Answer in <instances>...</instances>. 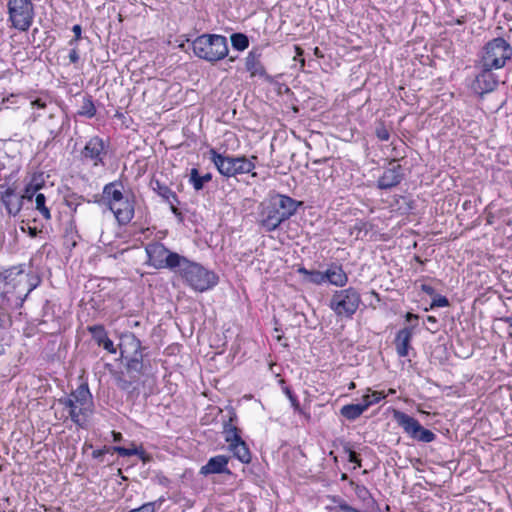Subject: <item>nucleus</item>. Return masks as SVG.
Masks as SVG:
<instances>
[{
  "mask_svg": "<svg viewBox=\"0 0 512 512\" xmlns=\"http://www.w3.org/2000/svg\"><path fill=\"white\" fill-rule=\"evenodd\" d=\"M58 403L67 410L71 421L80 428H85L89 417L94 412L93 396L88 384H80L68 396L58 399Z\"/></svg>",
  "mask_w": 512,
  "mask_h": 512,
  "instance_id": "obj_1",
  "label": "nucleus"
},
{
  "mask_svg": "<svg viewBox=\"0 0 512 512\" xmlns=\"http://www.w3.org/2000/svg\"><path fill=\"white\" fill-rule=\"evenodd\" d=\"M303 201H298L288 195L276 193L263 206L261 224H282L289 220L299 210H304Z\"/></svg>",
  "mask_w": 512,
  "mask_h": 512,
  "instance_id": "obj_2",
  "label": "nucleus"
},
{
  "mask_svg": "<svg viewBox=\"0 0 512 512\" xmlns=\"http://www.w3.org/2000/svg\"><path fill=\"white\" fill-rule=\"evenodd\" d=\"M192 50L196 57L210 63L218 62L228 56V40L219 34H202L192 42Z\"/></svg>",
  "mask_w": 512,
  "mask_h": 512,
  "instance_id": "obj_3",
  "label": "nucleus"
},
{
  "mask_svg": "<svg viewBox=\"0 0 512 512\" xmlns=\"http://www.w3.org/2000/svg\"><path fill=\"white\" fill-rule=\"evenodd\" d=\"M175 272H178L195 291H207L218 283V276L213 271L207 270L202 265L192 262L184 256Z\"/></svg>",
  "mask_w": 512,
  "mask_h": 512,
  "instance_id": "obj_4",
  "label": "nucleus"
},
{
  "mask_svg": "<svg viewBox=\"0 0 512 512\" xmlns=\"http://www.w3.org/2000/svg\"><path fill=\"white\" fill-rule=\"evenodd\" d=\"M209 155V159L215 165L218 172L227 178L250 173L255 168L253 160L257 159L256 156L248 159L245 156L235 157L221 154L214 148L209 150Z\"/></svg>",
  "mask_w": 512,
  "mask_h": 512,
  "instance_id": "obj_5",
  "label": "nucleus"
},
{
  "mask_svg": "<svg viewBox=\"0 0 512 512\" xmlns=\"http://www.w3.org/2000/svg\"><path fill=\"white\" fill-rule=\"evenodd\" d=\"M512 58V46L502 37L488 41L481 51L480 63L483 67L501 69Z\"/></svg>",
  "mask_w": 512,
  "mask_h": 512,
  "instance_id": "obj_6",
  "label": "nucleus"
},
{
  "mask_svg": "<svg viewBox=\"0 0 512 512\" xmlns=\"http://www.w3.org/2000/svg\"><path fill=\"white\" fill-rule=\"evenodd\" d=\"M144 347L141 341L134 335L130 334L125 337L122 344H120L121 357L126 359L125 369L128 374L140 378L144 374Z\"/></svg>",
  "mask_w": 512,
  "mask_h": 512,
  "instance_id": "obj_7",
  "label": "nucleus"
},
{
  "mask_svg": "<svg viewBox=\"0 0 512 512\" xmlns=\"http://www.w3.org/2000/svg\"><path fill=\"white\" fill-rule=\"evenodd\" d=\"M361 304V296L354 287L337 290L330 299L329 307L339 318L351 319Z\"/></svg>",
  "mask_w": 512,
  "mask_h": 512,
  "instance_id": "obj_8",
  "label": "nucleus"
},
{
  "mask_svg": "<svg viewBox=\"0 0 512 512\" xmlns=\"http://www.w3.org/2000/svg\"><path fill=\"white\" fill-rule=\"evenodd\" d=\"M147 264L155 269H170L175 271L183 261V256L169 251L162 243L153 242L145 247Z\"/></svg>",
  "mask_w": 512,
  "mask_h": 512,
  "instance_id": "obj_9",
  "label": "nucleus"
},
{
  "mask_svg": "<svg viewBox=\"0 0 512 512\" xmlns=\"http://www.w3.org/2000/svg\"><path fill=\"white\" fill-rule=\"evenodd\" d=\"M9 21L13 28L27 31L35 16L34 5L31 0H8Z\"/></svg>",
  "mask_w": 512,
  "mask_h": 512,
  "instance_id": "obj_10",
  "label": "nucleus"
},
{
  "mask_svg": "<svg viewBox=\"0 0 512 512\" xmlns=\"http://www.w3.org/2000/svg\"><path fill=\"white\" fill-rule=\"evenodd\" d=\"M396 423L413 440L430 443L436 439V434L431 430L424 428L420 422L405 412L395 410L393 414Z\"/></svg>",
  "mask_w": 512,
  "mask_h": 512,
  "instance_id": "obj_11",
  "label": "nucleus"
},
{
  "mask_svg": "<svg viewBox=\"0 0 512 512\" xmlns=\"http://www.w3.org/2000/svg\"><path fill=\"white\" fill-rule=\"evenodd\" d=\"M109 142L100 136L91 137L80 152L83 164H91L92 167H104L108 154Z\"/></svg>",
  "mask_w": 512,
  "mask_h": 512,
  "instance_id": "obj_12",
  "label": "nucleus"
},
{
  "mask_svg": "<svg viewBox=\"0 0 512 512\" xmlns=\"http://www.w3.org/2000/svg\"><path fill=\"white\" fill-rule=\"evenodd\" d=\"M70 125V119L65 113L59 110L50 113L44 122V127L48 131L49 137L43 143V149H48L53 143L60 142L62 135L69 131Z\"/></svg>",
  "mask_w": 512,
  "mask_h": 512,
  "instance_id": "obj_13",
  "label": "nucleus"
},
{
  "mask_svg": "<svg viewBox=\"0 0 512 512\" xmlns=\"http://www.w3.org/2000/svg\"><path fill=\"white\" fill-rule=\"evenodd\" d=\"M478 68L479 71L471 84V89L475 94L483 96L484 94L494 91L500 79L498 74L494 72V68L483 67V64L480 62Z\"/></svg>",
  "mask_w": 512,
  "mask_h": 512,
  "instance_id": "obj_14",
  "label": "nucleus"
},
{
  "mask_svg": "<svg viewBox=\"0 0 512 512\" xmlns=\"http://www.w3.org/2000/svg\"><path fill=\"white\" fill-rule=\"evenodd\" d=\"M127 197V190L124 189V185L121 180H115L106 184L103 187L102 194L93 195L92 200L88 202L101 203L104 202L108 207L114 203L119 202Z\"/></svg>",
  "mask_w": 512,
  "mask_h": 512,
  "instance_id": "obj_15",
  "label": "nucleus"
},
{
  "mask_svg": "<svg viewBox=\"0 0 512 512\" xmlns=\"http://www.w3.org/2000/svg\"><path fill=\"white\" fill-rule=\"evenodd\" d=\"M136 196L131 189H127V197L114 203L109 209L115 215L118 224H129L135 214Z\"/></svg>",
  "mask_w": 512,
  "mask_h": 512,
  "instance_id": "obj_16",
  "label": "nucleus"
},
{
  "mask_svg": "<svg viewBox=\"0 0 512 512\" xmlns=\"http://www.w3.org/2000/svg\"><path fill=\"white\" fill-rule=\"evenodd\" d=\"M245 69L249 72L250 77H260L267 82H272L273 77L270 76L262 63V47H253L245 58Z\"/></svg>",
  "mask_w": 512,
  "mask_h": 512,
  "instance_id": "obj_17",
  "label": "nucleus"
},
{
  "mask_svg": "<svg viewBox=\"0 0 512 512\" xmlns=\"http://www.w3.org/2000/svg\"><path fill=\"white\" fill-rule=\"evenodd\" d=\"M391 167L385 169L383 174L377 180V188L380 190H389L399 185L405 177L403 167L393 159L390 162Z\"/></svg>",
  "mask_w": 512,
  "mask_h": 512,
  "instance_id": "obj_18",
  "label": "nucleus"
},
{
  "mask_svg": "<svg viewBox=\"0 0 512 512\" xmlns=\"http://www.w3.org/2000/svg\"><path fill=\"white\" fill-rule=\"evenodd\" d=\"M413 330L414 326H407L397 332L394 344L399 357H407L409 355V350L412 349Z\"/></svg>",
  "mask_w": 512,
  "mask_h": 512,
  "instance_id": "obj_19",
  "label": "nucleus"
},
{
  "mask_svg": "<svg viewBox=\"0 0 512 512\" xmlns=\"http://www.w3.org/2000/svg\"><path fill=\"white\" fill-rule=\"evenodd\" d=\"M0 200L5 206L8 214L13 216L20 212L24 201L22 196L18 195L12 187H8L4 192L0 193Z\"/></svg>",
  "mask_w": 512,
  "mask_h": 512,
  "instance_id": "obj_20",
  "label": "nucleus"
},
{
  "mask_svg": "<svg viewBox=\"0 0 512 512\" xmlns=\"http://www.w3.org/2000/svg\"><path fill=\"white\" fill-rule=\"evenodd\" d=\"M150 186L165 202H167L174 214H178L177 205L179 204L178 196L167 185L161 183L157 179H152Z\"/></svg>",
  "mask_w": 512,
  "mask_h": 512,
  "instance_id": "obj_21",
  "label": "nucleus"
},
{
  "mask_svg": "<svg viewBox=\"0 0 512 512\" xmlns=\"http://www.w3.org/2000/svg\"><path fill=\"white\" fill-rule=\"evenodd\" d=\"M229 457L225 455H217L208 460V462L201 467L200 473L203 475L208 474H231V471L227 468Z\"/></svg>",
  "mask_w": 512,
  "mask_h": 512,
  "instance_id": "obj_22",
  "label": "nucleus"
},
{
  "mask_svg": "<svg viewBox=\"0 0 512 512\" xmlns=\"http://www.w3.org/2000/svg\"><path fill=\"white\" fill-rule=\"evenodd\" d=\"M237 419L235 413H232L227 421L223 423L222 434L224 436V440L228 443V447L231 444L236 443L242 439L240 429L233 424V422Z\"/></svg>",
  "mask_w": 512,
  "mask_h": 512,
  "instance_id": "obj_23",
  "label": "nucleus"
},
{
  "mask_svg": "<svg viewBox=\"0 0 512 512\" xmlns=\"http://www.w3.org/2000/svg\"><path fill=\"white\" fill-rule=\"evenodd\" d=\"M328 281L330 284L343 287L348 281V277L341 266L331 265L325 271V282Z\"/></svg>",
  "mask_w": 512,
  "mask_h": 512,
  "instance_id": "obj_24",
  "label": "nucleus"
},
{
  "mask_svg": "<svg viewBox=\"0 0 512 512\" xmlns=\"http://www.w3.org/2000/svg\"><path fill=\"white\" fill-rule=\"evenodd\" d=\"M113 378L117 387L123 391H132L135 387L134 384L139 380L133 374H128L127 371H117L113 373Z\"/></svg>",
  "mask_w": 512,
  "mask_h": 512,
  "instance_id": "obj_25",
  "label": "nucleus"
},
{
  "mask_svg": "<svg viewBox=\"0 0 512 512\" xmlns=\"http://www.w3.org/2000/svg\"><path fill=\"white\" fill-rule=\"evenodd\" d=\"M228 449L233 453V456L237 458L240 462L244 464H248L251 462L250 450L243 439L237 441L234 444H231L228 447Z\"/></svg>",
  "mask_w": 512,
  "mask_h": 512,
  "instance_id": "obj_26",
  "label": "nucleus"
},
{
  "mask_svg": "<svg viewBox=\"0 0 512 512\" xmlns=\"http://www.w3.org/2000/svg\"><path fill=\"white\" fill-rule=\"evenodd\" d=\"M212 180V174L206 173L204 175H200L198 169L192 168L189 175V183L192 185L195 191H200L204 188L205 183L210 182Z\"/></svg>",
  "mask_w": 512,
  "mask_h": 512,
  "instance_id": "obj_27",
  "label": "nucleus"
},
{
  "mask_svg": "<svg viewBox=\"0 0 512 512\" xmlns=\"http://www.w3.org/2000/svg\"><path fill=\"white\" fill-rule=\"evenodd\" d=\"M365 405L362 403L344 405L340 409V414L349 421H354L365 412Z\"/></svg>",
  "mask_w": 512,
  "mask_h": 512,
  "instance_id": "obj_28",
  "label": "nucleus"
},
{
  "mask_svg": "<svg viewBox=\"0 0 512 512\" xmlns=\"http://www.w3.org/2000/svg\"><path fill=\"white\" fill-rule=\"evenodd\" d=\"M96 112L97 110L92 96L85 94L83 96L82 105L78 110L77 115L91 119L96 115Z\"/></svg>",
  "mask_w": 512,
  "mask_h": 512,
  "instance_id": "obj_29",
  "label": "nucleus"
},
{
  "mask_svg": "<svg viewBox=\"0 0 512 512\" xmlns=\"http://www.w3.org/2000/svg\"><path fill=\"white\" fill-rule=\"evenodd\" d=\"M297 272L304 275V280L309 283L320 285L325 282V272L308 270L303 266L299 267Z\"/></svg>",
  "mask_w": 512,
  "mask_h": 512,
  "instance_id": "obj_30",
  "label": "nucleus"
},
{
  "mask_svg": "<svg viewBox=\"0 0 512 512\" xmlns=\"http://www.w3.org/2000/svg\"><path fill=\"white\" fill-rule=\"evenodd\" d=\"M112 450L114 452H116L119 456H122V457L137 455L140 457L141 460L146 461V453L142 449V447L138 448L134 445L132 448H125L122 446H114V447H112Z\"/></svg>",
  "mask_w": 512,
  "mask_h": 512,
  "instance_id": "obj_31",
  "label": "nucleus"
},
{
  "mask_svg": "<svg viewBox=\"0 0 512 512\" xmlns=\"http://www.w3.org/2000/svg\"><path fill=\"white\" fill-rule=\"evenodd\" d=\"M231 45L237 51H244L249 47V38L246 34L236 32L230 36Z\"/></svg>",
  "mask_w": 512,
  "mask_h": 512,
  "instance_id": "obj_32",
  "label": "nucleus"
},
{
  "mask_svg": "<svg viewBox=\"0 0 512 512\" xmlns=\"http://www.w3.org/2000/svg\"><path fill=\"white\" fill-rule=\"evenodd\" d=\"M87 330L89 331L93 340L97 343L98 346L102 343V341L105 338L108 337L105 327L101 324L88 326Z\"/></svg>",
  "mask_w": 512,
  "mask_h": 512,
  "instance_id": "obj_33",
  "label": "nucleus"
},
{
  "mask_svg": "<svg viewBox=\"0 0 512 512\" xmlns=\"http://www.w3.org/2000/svg\"><path fill=\"white\" fill-rule=\"evenodd\" d=\"M391 125H386L384 121H378L375 126V135L380 141H388L390 139Z\"/></svg>",
  "mask_w": 512,
  "mask_h": 512,
  "instance_id": "obj_34",
  "label": "nucleus"
},
{
  "mask_svg": "<svg viewBox=\"0 0 512 512\" xmlns=\"http://www.w3.org/2000/svg\"><path fill=\"white\" fill-rule=\"evenodd\" d=\"M36 209L43 215L46 220H49L50 210L46 207V197L43 193L37 194L35 197Z\"/></svg>",
  "mask_w": 512,
  "mask_h": 512,
  "instance_id": "obj_35",
  "label": "nucleus"
},
{
  "mask_svg": "<svg viewBox=\"0 0 512 512\" xmlns=\"http://www.w3.org/2000/svg\"><path fill=\"white\" fill-rule=\"evenodd\" d=\"M384 395L381 392H373L372 394H366L362 397V405H365V410H367L370 406L379 403L382 399H384Z\"/></svg>",
  "mask_w": 512,
  "mask_h": 512,
  "instance_id": "obj_36",
  "label": "nucleus"
},
{
  "mask_svg": "<svg viewBox=\"0 0 512 512\" xmlns=\"http://www.w3.org/2000/svg\"><path fill=\"white\" fill-rule=\"evenodd\" d=\"M23 273L21 267H10L7 269H0V283L5 282L8 283L12 275H20Z\"/></svg>",
  "mask_w": 512,
  "mask_h": 512,
  "instance_id": "obj_37",
  "label": "nucleus"
},
{
  "mask_svg": "<svg viewBox=\"0 0 512 512\" xmlns=\"http://www.w3.org/2000/svg\"><path fill=\"white\" fill-rule=\"evenodd\" d=\"M283 392L288 397V399H289L292 407L295 409V411H301L300 403H299L297 397L295 396V394L293 393L292 389L288 386H285V387H283Z\"/></svg>",
  "mask_w": 512,
  "mask_h": 512,
  "instance_id": "obj_38",
  "label": "nucleus"
},
{
  "mask_svg": "<svg viewBox=\"0 0 512 512\" xmlns=\"http://www.w3.org/2000/svg\"><path fill=\"white\" fill-rule=\"evenodd\" d=\"M39 191V189L27 183L21 196L24 200L32 201L34 196L36 197L37 194H40Z\"/></svg>",
  "mask_w": 512,
  "mask_h": 512,
  "instance_id": "obj_39",
  "label": "nucleus"
},
{
  "mask_svg": "<svg viewBox=\"0 0 512 512\" xmlns=\"http://www.w3.org/2000/svg\"><path fill=\"white\" fill-rule=\"evenodd\" d=\"M28 183L41 190L45 186L43 173H34Z\"/></svg>",
  "mask_w": 512,
  "mask_h": 512,
  "instance_id": "obj_40",
  "label": "nucleus"
},
{
  "mask_svg": "<svg viewBox=\"0 0 512 512\" xmlns=\"http://www.w3.org/2000/svg\"><path fill=\"white\" fill-rule=\"evenodd\" d=\"M72 31L74 33V37L69 40V46L78 47V42L82 38V27L79 24H76L72 27Z\"/></svg>",
  "mask_w": 512,
  "mask_h": 512,
  "instance_id": "obj_41",
  "label": "nucleus"
},
{
  "mask_svg": "<svg viewBox=\"0 0 512 512\" xmlns=\"http://www.w3.org/2000/svg\"><path fill=\"white\" fill-rule=\"evenodd\" d=\"M350 485L354 487V491L359 498L365 499L366 496L370 495L369 490L362 484H357L353 480L350 481Z\"/></svg>",
  "mask_w": 512,
  "mask_h": 512,
  "instance_id": "obj_42",
  "label": "nucleus"
},
{
  "mask_svg": "<svg viewBox=\"0 0 512 512\" xmlns=\"http://www.w3.org/2000/svg\"><path fill=\"white\" fill-rule=\"evenodd\" d=\"M447 306H449V300L447 299V297L442 295H435L431 303V308Z\"/></svg>",
  "mask_w": 512,
  "mask_h": 512,
  "instance_id": "obj_43",
  "label": "nucleus"
},
{
  "mask_svg": "<svg viewBox=\"0 0 512 512\" xmlns=\"http://www.w3.org/2000/svg\"><path fill=\"white\" fill-rule=\"evenodd\" d=\"M344 450L348 454V461L351 463H355L360 467L361 459L358 457L357 453L353 451L349 446H345Z\"/></svg>",
  "mask_w": 512,
  "mask_h": 512,
  "instance_id": "obj_44",
  "label": "nucleus"
},
{
  "mask_svg": "<svg viewBox=\"0 0 512 512\" xmlns=\"http://www.w3.org/2000/svg\"><path fill=\"white\" fill-rule=\"evenodd\" d=\"M79 200H83V197L72 195V196L66 198L65 201H66L67 206L71 210L76 211L77 206L80 204Z\"/></svg>",
  "mask_w": 512,
  "mask_h": 512,
  "instance_id": "obj_45",
  "label": "nucleus"
},
{
  "mask_svg": "<svg viewBox=\"0 0 512 512\" xmlns=\"http://www.w3.org/2000/svg\"><path fill=\"white\" fill-rule=\"evenodd\" d=\"M337 503V508L343 512H361L359 509L349 505L344 500H339Z\"/></svg>",
  "mask_w": 512,
  "mask_h": 512,
  "instance_id": "obj_46",
  "label": "nucleus"
},
{
  "mask_svg": "<svg viewBox=\"0 0 512 512\" xmlns=\"http://www.w3.org/2000/svg\"><path fill=\"white\" fill-rule=\"evenodd\" d=\"M99 346H102L106 351H108L111 354L116 353L114 343L109 337L105 338Z\"/></svg>",
  "mask_w": 512,
  "mask_h": 512,
  "instance_id": "obj_47",
  "label": "nucleus"
},
{
  "mask_svg": "<svg viewBox=\"0 0 512 512\" xmlns=\"http://www.w3.org/2000/svg\"><path fill=\"white\" fill-rule=\"evenodd\" d=\"M165 500H166L165 497L161 496L157 500L152 501V502L144 503L143 505L145 507H147V506H149L150 508L152 507L153 508V512H156L158 509L161 508V506L165 502Z\"/></svg>",
  "mask_w": 512,
  "mask_h": 512,
  "instance_id": "obj_48",
  "label": "nucleus"
},
{
  "mask_svg": "<svg viewBox=\"0 0 512 512\" xmlns=\"http://www.w3.org/2000/svg\"><path fill=\"white\" fill-rule=\"evenodd\" d=\"M71 50L69 52V61L70 63L72 64H78L79 61H80V55H79V52H78V47H75V46H71Z\"/></svg>",
  "mask_w": 512,
  "mask_h": 512,
  "instance_id": "obj_49",
  "label": "nucleus"
},
{
  "mask_svg": "<svg viewBox=\"0 0 512 512\" xmlns=\"http://www.w3.org/2000/svg\"><path fill=\"white\" fill-rule=\"evenodd\" d=\"M20 229L23 233L28 232L30 237H36L38 233H41L42 230H38L37 226H20Z\"/></svg>",
  "mask_w": 512,
  "mask_h": 512,
  "instance_id": "obj_50",
  "label": "nucleus"
},
{
  "mask_svg": "<svg viewBox=\"0 0 512 512\" xmlns=\"http://www.w3.org/2000/svg\"><path fill=\"white\" fill-rule=\"evenodd\" d=\"M108 448L104 447L103 449H97V450H94L93 453H92V456L94 459H100L102 458L107 452H108Z\"/></svg>",
  "mask_w": 512,
  "mask_h": 512,
  "instance_id": "obj_51",
  "label": "nucleus"
},
{
  "mask_svg": "<svg viewBox=\"0 0 512 512\" xmlns=\"http://www.w3.org/2000/svg\"><path fill=\"white\" fill-rule=\"evenodd\" d=\"M421 290L426 293L427 295L429 296H434L435 295V289L430 286V285H427V284H422L421 285Z\"/></svg>",
  "mask_w": 512,
  "mask_h": 512,
  "instance_id": "obj_52",
  "label": "nucleus"
},
{
  "mask_svg": "<svg viewBox=\"0 0 512 512\" xmlns=\"http://www.w3.org/2000/svg\"><path fill=\"white\" fill-rule=\"evenodd\" d=\"M426 320H427V322H428V323H430V324L432 325V327L434 328V329H432V328H428V330H430V331H432V332H436V331H437V327H436V326H437V323H438V321H437L436 317H434V316H427Z\"/></svg>",
  "mask_w": 512,
  "mask_h": 512,
  "instance_id": "obj_53",
  "label": "nucleus"
},
{
  "mask_svg": "<svg viewBox=\"0 0 512 512\" xmlns=\"http://www.w3.org/2000/svg\"><path fill=\"white\" fill-rule=\"evenodd\" d=\"M31 105H32L33 107L38 108V109H43V108H45V107H46V102H45V101H43V100H42V99H40V98H37V99H35V100H33V101L31 102Z\"/></svg>",
  "mask_w": 512,
  "mask_h": 512,
  "instance_id": "obj_54",
  "label": "nucleus"
},
{
  "mask_svg": "<svg viewBox=\"0 0 512 512\" xmlns=\"http://www.w3.org/2000/svg\"><path fill=\"white\" fill-rule=\"evenodd\" d=\"M116 227H117V226H112V225L107 226V228H108L109 230H114V228H116ZM108 232H109V231H106V232H105V231H102V232H101V238H102V241H103L104 243H108V244H110V243H111V240H110L107 236H105V234H106V233H108ZM110 232H113V231H110Z\"/></svg>",
  "mask_w": 512,
  "mask_h": 512,
  "instance_id": "obj_55",
  "label": "nucleus"
},
{
  "mask_svg": "<svg viewBox=\"0 0 512 512\" xmlns=\"http://www.w3.org/2000/svg\"><path fill=\"white\" fill-rule=\"evenodd\" d=\"M7 322V314L0 310V329L5 328V324Z\"/></svg>",
  "mask_w": 512,
  "mask_h": 512,
  "instance_id": "obj_56",
  "label": "nucleus"
},
{
  "mask_svg": "<svg viewBox=\"0 0 512 512\" xmlns=\"http://www.w3.org/2000/svg\"><path fill=\"white\" fill-rule=\"evenodd\" d=\"M129 512H153V508L151 507V510H150L149 506L145 507L144 505H142L138 508L130 510Z\"/></svg>",
  "mask_w": 512,
  "mask_h": 512,
  "instance_id": "obj_57",
  "label": "nucleus"
},
{
  "mask_svg": "<svg viewBox=\"0 0 512 512\" xmlns=\"http://www.w3.org/2000/svg\"><path fill=\"white\" fill-rule=\"evenodd\" d=\"M355 229L357 230L356 237L359 238V235L364 231L365 235L368 233V230L366 229V226H355Z\"/></svg>",
  "mask_w": 512,
  "mask_h": 512,
  "instance_id": "obj_58",
  "label": "nucleus"
},
{
  "mask_svg": "<svg viewBox=\"0 0 512 512\" xmlns=\"http://www.w3.org/2000/svg\"><path fill=\"white\" fill-rule=\"evenodd\" d=\"M113 441L118 442L122 439V434L120 432L112 431Z\"/></svg>",
  "mask_w": 512,
  "mask_h": 512,
  "instance_id": "obj_59",
  "label": "nucleus"
},
{
  "mask_svg": "<svg viewBox=\"0 0 512 512\" xmlns=\"http://www.w3.org/2000/svg\"><path fill=\"white\" fill-rule=\"evenodd\" d=\"M407 321L417 320L418 315L408 312L405 316Z\"/></svg>",
  "mask_w": 512,
  "mask_h": 512,
  "instance_id": "obj_60",
  "label": "nucleus"
},
{
  "mask_svg": "<svg viewBox=\"0 0 512 512\" xmlns=\"http://www.w3.org/2000/svg\"><path fill=\"white\" fill-rule=\"evenodd\" d=\"M266 228V232H272L276 230L279 226L273 225V226H264Z\"/></svg>",
  "mask_w": 512,
  "mask_h": 512,
  "instance_id": "obj_61",
  "label": "nucleus"
},
{
  "mask_svg": "<svg viewBox=\"0 0 512 512\" xmlns=\"http://www.w3.org/2000/svg\"><path fill=\"white\" fill-rule=\"evenodd\" d=\"M295 50H296L297 56H302L304 53L303 50L299 46H295Z\"/></svg>",
  "mask_w": 512,
  "mask_h": 512,
  "instance_id": "obj_62",
  "label": "nucleus"
},
{
  "mask_svg": "<svg viewBox=\"0 0 512 512\" xmlns=\"http://www.w3.org/2000/svg\"><path fill=\"white\" fill-rule=\"evenodd\" d=\"M314 54L317 56V57H323V54L321 53L320 49L318 47H315L314 49Z\"/></svg>",
  "mask_w": 512,
  "mask_h": 512,
  "instance_id": "obj_63",
  "label": "nucleus"
},
{
  "mask_svg": "<svg viewBox=\"0 0 512 512\" xmlns=\"http://www.w3.org/2000/svg\"><path fill=\"white\" fill-rule=\"evenodd\" d=\"M504 321L509 325V327L512 328V316L511 317H506L504 319Z\"/></svg>",
  "mask_w": 512,
  "mask_h": 512,
  "instance_id": "obj_64",
  "label": "nucleus"
}]
</instances>
